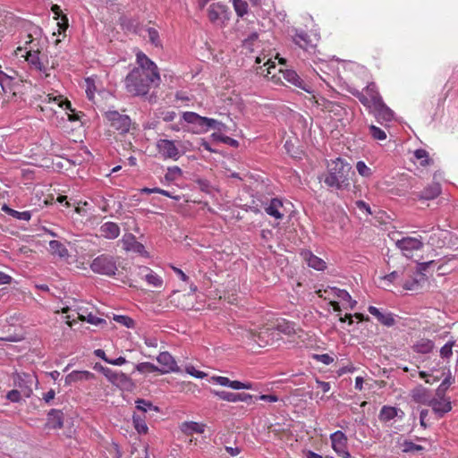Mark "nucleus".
<instances>
[{
    "label": "nucleus",
    "mask_w": 458,
    "mask_h": 458,
    "mask_svg": "<svg viewBox=\"0 0 458 458\" xmlns=\"http://www.w3.org/2000/svg\"><path fill=\"white\" fill-rule=\"evenodd\" d=\"M330 293L338 298L339 300L344 301L349 304L351 310H353L357 304V301L352 298L350 293L344 289H340L337 287H331Z\"/></svg>",
    "instance_id": "30"
},
{
    "label": "nucleus",
    "mask_w": 458,
    "mask_h": 458,
    "mask_svg": "<svg viewBox=\"0 0 458 458\" xmlns=\"http://www.w3.org/2000/svg\"><path fill=\"white\" fill-rule=\"evenodd\" d=\"M332 448L343 458H352L347 450V437L341 430H337L330 435Z\"/></svg>",
    "instance_id": "11"
},
{
    "label": "nucleus",
    "mask_w": 458,
    "mask_h": 458,
    "mask_svg": "<svg viewBox=\"0 0 458 458\" xmlns=\"http://www.w3.org/2000/svg\"><path fill=\"white\" fill-rule=\"evenodd\" d=\"M283 77L284 79L293 84V86L303 89L304 91L308 93H311L312 89L311 87L309 86L299 75L298 73L293 70H285L283 72Z\"/></svg>",
    "instance_id": "20"
},
{
    "label": "nucleus",
    "mask_w": 458,
    "mask_h": 458,
    "mask_svg": "<svg viewBox=\"0 0 458 458\" xmlns=\"http://www.w3.org/2000/svg\"><path fill=\"white\" fill-rule=\"evenodd\" d=\"M403 289L408 291H415L420 287V280L417 278H412L411 280H407L403 284Z\"/></svg>",
    "instance_id": "56"
},
{
    "label": "nucleus",
    "mask_w": 458,
    "mask_h": 458,
    "mask_svg": "<svg viewBox=\"0 0 458 458\" xmlns=\"http://www.w3.org/2000/svg\"><path fill=\"white\" fill-rule=\"evenodd\" d=\"M211 381L221 386L230 387L231 380L226 377L214 376L211 377Z\"/></svg>",
    "instance_id": "59"
},
{
    "label": "nucleus",
    "mask_w": 458,
    "mask_h": 458,
    "mask_svg": "<svg viewBox=\"0 0 458 458\" xmlns=\"http://www.w3.org/2000/svg\"><path fill=\"white\" fill-rule=\"evenodd\" d=\"M370 109L379 123L390 122L394 119V112L384 103L383 99H377Z\"/></svg>",
    "instance_id": "13"
},
{
    "label": "nucleus",
    "mask_w": 458,
    "mask_h": 458,
    "mask_svg": "<svg viewBox=\"0 0 458 458\" xmlns=\"http://www.w3.org/2000/svg\"><path fill=\"white\" fill-rule=\"evenodd\" d=\"M41 101L44 104L55 103L59 107L73 112L71 103L68 100H63L61 95L47 94Z\"/></svg>",
    "instance_id": "29"
},
{
    "label": "nucleus",
    "mask_w": 458,
    "mask_h": 458,
    "mask_svg": "<svg viewBox=\"0 0 458 458\" xmlns=\"http://www.w3.org/2000/svg\"><path fill=\"white\" fill-rule=\"evenodd\" d=\"M233 5L239 17H243L248 13V4L243 0H233Z\"/></svg>",
    "instance_id": "45"
},
{
    "label": "nucleus",
    "mask_w": 458,
    "mask_h": 458,
    "mask_svg": "<svg viewBox=\"0 0 458 458\" xmlns=\"http://www.w3.org/2000/svg\"><path fill=\"white\" fill-rule=\"evenodd\" d=\"M313 358L317 361H319V362H321V363H323L325 365H329V364L334 362V358L332 356H330L329 354H327V353L314 354Z\"/></svg>",
    "instance_id": "57"
},
{
    "label": "nucleus",
    "mask_w": 458,
    "mask_h": 458,
    "mask_svg": "<svg viewBox=\"0 0 458 458\" xmlns=\"http://www.w3.org/2000/svg\"><path fill=\"white\" fill-rule=\"evenodd\" d=\"M350 92L368 108H371V106L377 102V99H382L374 82L368 84L365 88V92H360L358 89L350 90Z\"/></svg>",
    "instance_id": "7"
},
{
    "label": "nucleus",
    "mask_w": 458,
    "mask_h": 458,
    "mask_svg": "<svg viewBox=\"0 0 458 458\" xmlns=\"http://www.w3.org/2000/svg\"><path fill=\"white\" fill-rule=\"evenodd\" d=\"M79 316L81 320H85L91 325L100 326L102 324H106L104 318H98L91 312L88 313L86 316L82 313H79Z\"/></svg>",
    "instance_id": "44"
},
{
    "label": "nucleus",
    "mask_w": 458,
    "mask_h": 458,
    "mask_svg": "<svg viewBox=\"0 0 458 458\" xmlns=\"http://www.w3.org/2000/svg\"><path fill=\"white\" fill-rule=\"evenodd\" d=\"M428 406H431L433 411L440 418L452 410L450 400L444 396H438V398L432 397Z\"/></svg>",
    "instance_id": "19"
},
{
    "label": "nucleus",
    "mask_w": 458,
    "mask_h": 458,
    "mask_svg": "<svg viewBox=\"0 0 458 458\" xmlns=\"http://www.w3.org/2000/svg\"><path fill=\"white\" fill-rule=\"evenodd\" d=\"M94 377V374L88 370H73L65 377V384L70 386L78 381L91 380Z\"/></svg>",
    "instance_id": "25"
},
{
    "label": "nucleus",
    "mask_w": 458,
    "mask_h": 458,
    "mask_svg": "<svg viewBox=\"0 0 458 458\" xmlns=\"http://www.w3.org/2000/svg\"><path fill=\"white\" fill-rule=\"evenodd\" d=\"M103 237L109 240L116 239L120 234V227L116 223L106 222L99 228Z\"/></svg>",
    "instance_id": "26"
},
{
    "label": "nucleus",
    "mask_w": 458,
    "mask_h": 458,
    "mask_svg": "<svg viewBox=\"0 0 458 458\" xmlns=\"http://www.w3.org/2000/svg\"><path fill=\"white\" fill-rule=\"evenodd\" d=\"M434 342L429 340V339H426V338H422V339H420L419 341H417L413 346H412V349L415 352H418V353H420V354H427V353H429L433 348H434Z\"/></svg>",
    "instance_id": "32"
},
{
    "label": "nucleus",
    "mask_w": 458,
    "mask_h": 458,
    "mask_svg": "<svg viewBox=\"0 0 458 458\" xmlns=\"http://www.w3.org/2000/svg\"><path fill=\"white\" fill-rule=\"evenodd\" d=\"M230 388L234 390H241V389H253V385L250 382L243 383L238 380H231Z\"/></svg>",
    "instance_id": "53"
},
{
    "label": "nucleus",
    "mask_w": 458,
    "mask_h": 458,
    "mask_svg": "<svg viewBox=\"0 0 458 458\" xmlns=\"http://www.w3.org/2000/svg\"><path fill=\"white\" fill-rule=\"evenodd\" d=\"M95 202L103 212L108 211V204L104 197L99 196L96 198Z\"/></svg>",
    "instance_id": "64"
},
{
    "label": "nucleus",
    "mask_w": 458,
    "mask_h": 458,
    "mask_svg": "<svg viewBox=\"0 0 458 458\" xmlns=\"http://www.w3.org/2000/svg\"><path fill=\"white\" fill-rule=\"evenodd\" d=\"M85 81H86V94H87V97L89 98V99L91 100V99H93L94 94L96 91L94 80L91 78H87L85 80Z\"/></svg>",
    "instance_id": "54"
},
{
    "label": "nucleus",
    "mask_w": 458,
    "mask_h": 458,
    "mask_svg": "<svg viewBox=\"0 0 458 458\" xmlns=\"http://www.w3.org/2000/svg\"><path fill=\"white\" fill-rule=\"evenodd\" d=\"M187 373L196 378H204L207 374L203 371L197 370L194 367H189L186 369Z\"/></svg>",
    "instance_id": "61"
},
{
    "label": "nucleus",
    "mask_w": 458,
    "mask_h": 458,
    "mask_svg": "<svg viewBox=\"0 0 458 458\" xmlns=\"http://www.w3.org/2000/svg\"><path fill=\"white\" fill-rule=\"evenodd\" d=\"M19 82L20 81L15 76L0 71V86L4 94L12 93L15 95V90L19 86Z\"/></svg>",
    "instance_id": "17"
},
{
    "label": "nucleus",
    "mask_w": 458,
    "mask_h": 458,
    "mask_svg": "<svg viewBox=\"0 0 458 458\" xmlns=\"http://www.w3.org/2000/svg\"><path fill=\"white\" fill-rule=\"evenodd\" d=\"M301 257L309 267L318 271H323L327 267L326 262L322 259L314 255L310 250H303L301 252Z\"/></svg>",
    "instance_id": "23"
},
{
    "label": "nucleus",
    "mask_w": 458,
    "mask_h": 458,
    "mask_svg": "<svg viewBox=\"0 0 458 458\" xmlns=\"http://www.w3.org/2000/svg\"><path fill=\"white\" fill-rule=\"evenodd\" d=\"M2 210L8 214L9 216L18 219V220H22V221H30V218H31V213L30 211H22V212H20V211H17V210H14L13 208H11L9 206H7L6 204H4L3 207H2Z\"/></svg>",
    "instance_id": "34"
},
{
    "label": "nucleus",
    "mask_w": 458,
    "mask_h": 458,
    "mask_svg": "<svg viewBox=\"0 0 458 458\" xmlns=\"http://www.w3.org/2000/svg\"><path fill=\"white\" fill-rule=\"evenodd\" d=\"M411 396L415 403L425 405H429L433 397L430 394V391L422 386H418L415 387L411 391Z\"/></svg>",
    "instance_id": "21"
},
{
    "label": "nucleus",
    "mask_w": 458,
    "mask_h": 458,
    "mask_svg": "<svg viewBox=\"0 0 458 458\" xmlns=\"http://www.w3.org/2000/svg\"><path fill=\"white\" fill-rule=\"evenodd\" d=\"M356 169L359 174L362 177L369 178L372 175L371 169L365 164L364 161H358L356 163Z\"/></svg>",
    "instance_id": "47"
},
{
    "label": "nucleus",
    "mask_w": 458,
    "mask_h": 458,
    "mask_svg": "<svg viewBox=\"0 0 458 458\" xmlns=\"http://www.w3.org/2000/svg\"><path fill=\"white\" fill-rule=\"evenodd\" d=\"M157 361L160 364L157 372L162 375L180 371L176 360L168 352H160L157 357Z\"/></svg>",
    "instance_id": "12"
},
{
    "label": "nucleus",
    "mask_w": 458,
    "mask_h": 458,
    "mask_svg": "<svg viewBox=\"0 0 458 458\" xmlns=\"http://www.w3.org/2000/svg\"><path fill=\"white\" fill-rule=\"evenodd\" d=\"M355 205H356L357 208H359L360 211L365 212L367 215H370L371 214L370 207L365 201H363V200H357L355 202Z\"/></svg>",
    "instance_id": "62"
},
{
    "label": "nucleus",
    "mask_w": 458,
    "mask_h": 458,
    "mask_svg": "<svg viewBox=\"0 0 458 458\" xmlns=\"http://www.w3.org/2000/svg\"><path fill=\"white\" fill-rule=\"evenodd\" d=\"M58 33L62 34L68 28V18L65 15L61 17V21L57 22Z\"/></svg>",
    "instance_id": "63"
},
{
    "label": "nucleus",
    "mask_w": 458,
    "mask_h": 458,
    "mask_svg": "<svg viewBox=\"0 0 458 458\" xmlns=\"http://www.w3.org/2000/svg\"><path fill=\"white\" fill-rule=\"evenodd\" d=\"M181 429L185 434L203 433L205 425L195 421H186L182 424Z\"/></svg>",
    "instance_id": "35"
},
{
    "label": "nucleus",
    "mask_w": 458,
    "mask_h": 458,
    "mask_svg": "<svg viewBox=\"0 0 458 458\" xmlns=\"http://www.w3.org/2000/svg\"><path fill=\"white\" fill-rule=\"evenodd\" d=\"M276 329L287 335H291L295 333L294 324L284 319L277 322Z\"/></svg>",
    "instance_id": "38"
},
{
    "label": "nucleus",
    "mask_w": 458,
    "mask_h": 458,
    "mask_svg": "<svg viewBox=\"0 0 458 458\" xmlns=\"http://www.w3.org/2000/svg\"><path fill=\"white\" fill-rule=\"evenodd\" d=\"M259 35L256 32L251 33L247 38H245L242 42V46L244 48L253 51L252 46L255 41L258 40Z\"/></svg>",
    "instance_id": "55"
},
{
    "label": "nucleus",
    "mask_w": 458,
    "mask_h": 458,
    "mask_svg": "<svg viewBox=\"0 0 458 458\" xmlns=\"http://www.w3.org/2000/svg\"><path fill=\"white\" fill-rule=\"evenodd\" d=\"M351 165L341 157L327 162V173L324 176V182L329 188L345 190L350 186L349 174Z\"/></svg>",
    "instance_id": "2"
},
{
    "label": "nucleus",
    "mask_w": 458,
    "mask_h": 458,
    "mask_svg": "<svg viewBox=\"0 0 458 458\" xmlns=\"http://www.w3.org/2000/svg\"><path fill=\"white\" fill-rule=\"evenodd\" d=\"M136 409L142 412H147L148 411H158L159 408L155 406L150 401L145 399H137L135 401Z\"/></svg>",
    "instance_id": "40"
},
{
    "label": "nucleus",
    "mask_w": 458,
    "mask_h": 458,
    "mask_svg": "<svg viewBox=\"0 0 458 458\" xmlns=\"http://www.w3.org/2000/svg\"><path fill=\"white\" fill-rule=\"evenodd\" d=\"M454 344V341H448L444 346L441 347L440 356L443 359H449L453 355V347Z\"/></svg>",
    "instance_id": "49"
},
{
    "label": "nucleus",
    "mask_w": 458,
    "mask_h": 458,
    "mask_svg": "<svg viewBox=\"0 0 458 458\" xmlns=\"http://www.w3.org/2000/svg\"><path fill=\"white\" fill-rule=\"evenodd\" d=\"M395 245L405 257L410 258L412 256L413 251L423 248L422 237H403L396 241Z\"/></svg>",
    "instance_id": "8"
},
{
    "label": "nucleus",
    "mask_w": 458,
    "mask_h": 458,
    "mask_svg": "<svg viewBox=\"0 0 458 458\" xmlns=\"http://www.w3.org/2000/svg\"><path fill=\"white\" fill-rule=\"evenodd\" d=\"M157 150L164 160L171 159L177 161L182 155L175 141L172 140L160 139L156 144Z\"/></svg>",
    "instance_id": "6"
},
{
    "label": "nucleus",
    "mask_w": 458,
    "mask_h": 458,
    "mask_svg": "<svg viewBox=\"0 0 458 458\" xmlns=\"http://www.w3.org/2000/svg\"><path fill=\"white\" fill-rule=\"evenodd\" d=\"M441 193V185L438 182H431L424 190L417 194L419 199L430 200L439 196Z\"/></svg>",
    "instance_id": "24"
},
{
    "label": "nucleus",
    "mask_w": 458,
    "mask_h": 458,
    "mask_svg": "<svg viewBox=\"0 0 458 458\" xmlns=\"http://www.w3.org/2000/svg\"><path fill=\"white\" fill-rule=\"evenodd\" d=\"M182 174V171L179 166H170L165 174V179L168 182H174Z\"/></svg>",
    "instance_id": "43"
},
{
    "label": "nucleus",
    "mask_w": 458,
    "mask_h": 458,
    "mask_svg": "<svg viewBox=\"0 0 458 458\" xmlns=\"http://www.w3.org/2000/svg\"><path fill=\"white\" fill-rule=\"evenodd\" d=\"M369 131H370L371 136L375 140H384L386 139V132L382 129H380V128H378V127H377L375 125H370L369 126Z\"/></svg>",
    "instance_id": "52"
},
{
    "label": "nucleus",
    "mask_w": 458,
    "mask_h": 458,
    "mask_svg": "<svg viewBox=\"0 0 458 458\" xmlns=\"http://www.w3.org/2000/svg\"><path fill=\"white\" fill-rule=\"evenodd\" d=\"M212 137L216 140H219L223 143H225V144H228L229 146L231 147H238L239 143L236 140L229 137V136H225V135H221V134H217V133H213L212 134Z\"/></svg>",
    "instance_id": "50"
},
{
    "label": "nucleus",
    "mask_w": 458,
    "mask_h": 458,
    "mask_svg": "<svg viewBox=\"0 0 458 458\" xmlns=\"http://www.w3.org/2000/svg\"><path fill=\"white\" fill-rule=\"evenodd\" d=\"M137 66L133 67L123 79V86L132 97H144L152 87H158L161 82L157 65L143 52L136 54Z\"/></svg>",
    "instance_id": "1"
},
{
    "label": "nucleus",
    "mask_w": 458,
    "mask_h": 458,
    "mask_svg": "<svg viewBox=\"0 0 458 458\" xmlns=\"http://www.w3.org/2000/svg\"><path fill=\"white\" fill-rule=\"evenodd\" d=\"M43 48L41 39L33 38L32 34L30 33L25 37L23 46L17 47V52L24 51L25 55H21L25 57L29 65L40 72H46L47 68L45 65V58L41 55Z\"/></svg>",
    "instance_id": "3"
},
{
    "label": "nucleus",
    "mask_w": 458,
    "mask_h": 458,
    "mask_svg": "<svg viewBox=\"0 0 458 458\" xmlns=\"http://www.w3.org/2000/svg\"><path fill=\"white\" fill-rule=\"evenodd\" d=\"M211 393L219 399L230 403L244 402L248 403L252 399V395L246 393H233L228 391L212 390Z\"/></svg>",
    "instance_id": "14"
},
{
    "label": "nucleus",
    "mask_w": 458,
    "mask_h": 458,
    "mask_svg": "<svg viewBox=\"0 0 458 458\" xmlns=\"http://www.w3.org/2000/svg\"><path fill=\"white\" fill-rule=\"evenodd\" d=\"M106 118L111 123V126L121 133H127L131 128V118L126 114H121L117 111H108Z\"/></svg>",
    "instance_id": "10"
},
{
    "label": "nucleus",
    "mask_w": 458,
    "mask_h": 458,
    "mask_svg": "<svg viewBox=\"0 0 458 458\" xmlns=\"http://www.w3.org/2000/svg\"><path fill=\"white\" fill-rule=\"evenodd\" d=\"M49 250L52 255L60 259H67L70 257L69 250L66 246L59 241L52 240L49 242Z\"/></svg>",
    "instance_id": "27"
},
{
    "label": "nucleus",
    "mask_w": 458,
    "mask_h": 458,
    "mask_svg": "<svg viewBox=\"0 0 458 458\" xmlns=\"http://www.w3.org/2000/svg\"><path fill=\"white\" fill-rule=\"evenodd\" d=\"M114 385L123 391H132L135 388L132 379L122 371H119Z\"/></svg>",
    "instance_id": "28"
},
{
    "label": "nucleus",
    "mask_w": 458,
    "mask_h": 458,
    "mask_svg": "<svg viewBox=\"0 0 458 458\" xmlns=\"http://www.w3.org/2000/svg\"><path fill=\"white\" fill-rule=\"evenodd\" d=\"M182 119L188 123L197 125L201 131H208L211 128L220 130V127L224 125L216 119L200 116L194 112H184L182 114Z\"/></svg>",
    "instance_id": "5"
},
{
    "label": "nucleus",
    "mask_w": 458,
    "mask_h": 458,
    "mask_svg": "<svg viewBox=\"0 0 458 458\" xmlns=\"http://www.w3.org/2000/svg\"><path fill=\"white\" fill-rule=\"evenodd\" d=\"M132 425L140 435H146L148 431V427L146 423V417L144 415H139L134 413L132 415Z\"/></svg>",
    "instance_id": "33"
},
{
    "label": "nucleus",
    "mask_w": 458,
    "mask_h": 458,
    "mask_svg": "<svg viewBox=\"0 0 458 458\" xmlns=\"http://www.w3.org/2000/svg\"><path fill=\"white\" fill-rule=\"evenodd\" d=\"M398 410L392 406H383L379 412V420L384 422H387L397 416Z\"/></svg>",
    "instance_id": "37"
},
{
    "label": "nucleus",
    "mask_w": 458,
    "mask_h": 458,
    "mask_svg": "<svg viewBox=\"0 0 458 458\" xmlns=\"http://www.w3.org/2000/svg\"><path fill=\"white\" fill-rule=\"evenodd\" d=\"M64 412L61 410L51 409L47 415L45 428L60 429L64 426Z\"/></svg>",
    "instance_id": "16"
},
{
    "label": "nucleus",
    "mask_w": 458,
    "mask_h": 458,
    "mask_svg": "<svg viewBox=\"0 0 458 458\" xmlns=\"http://www.w3.org/2000/svg\"><path fill=\"white\" fill-rule=\"evenodd\" d=\"M158 367L151 362H140L136 364L135 370L144 374V373H150V372H157Z\"/></svg>",
    "instance_id": "42"
},
{
    "label": "nucleus",
    "mask_w": 458,
    "mask_h": 458,
    "mask_svg": "<svg viewBox=\"0 0 458 458\" xmlns=\"http://www.w3.org/2000/svg\"><path fill=\"white\" fill-rule=\"evenodd\" d=\"M368 310L384 326L392 327L395 323L394 318L391 312H382L375 306H369Z\"/></svg>",
    "instance_id": "22"
},
{
    "label": "nucleus",
    "mask_w": 458,
    "mask_h": 458,
    "mask_svg": "<svg viewBox=\"0 0 458 458\" xmlns=\"http://www.w3.org/2000/svg\"><path fill=\"white\" fill-rule=\"evenodd\" d=\"M95 369L100 371L106 377V379L113 385L119 374V371L113 370L107 367H103L102 365L99 364L95 365Z\"/></svg>",
    "instance_id": "39"
},
{
    "label": "nucleus",
    "mask_w": 458,
    "mask_h": 458,
    "mask_svg": "<svg viewBox=\"0 0 458 458\" xmlns=\"http://www.w3.org/2000/svg\"><path fill=\"white\" fill-rule=\"evenodd\" d=\"M149 42L156 47H162V41L159 37L158 31L155 28H148L146 30Z\"/></svg>",
    "instance_id": "41"
},
{
    "label": "nucleus",
    "mask_w": 458,
    "mask_h": 458,
    "mask_svg": "<svg viewBox=\"0 0 458 458\" xmlns=\"http://www.w3.org/2000/svg\"><path fill=\"white\" fill-rule=\"evenodd\" d=\"M114 320L126 327L127 328H132L135 326L134 320L131 318L125 315H114Z\"/></svg>",
    "instance_id": "46"
},
{
    "label": "nucleus",
    "mask_w": 458,
    "mask_h": 458,
    "mask_svg": "<svg viewBox=\"0 0 458 458\" xmlns=\"http://www.w3.org/2000/svg\"><path fill=\"white\" fill-rule=\"evenodd\" d=\"M208 16L213 23L224 22V20L228 19L226 6L219 3L210 4L208 10Z\"/></svg>",
    "instance_id": "15"
},
{
    "label": "nucleus",
    "mask_w": 458,
    "mask_h": 458,
    "mask_svg": "<svg viewBox=\"0 0 458 458\" xmlns=\"http://www.w3.org/2000/svg\"><path fill=\"white\" fill-rule=\"evenodd\" d=\"M6 398L12 403H18L21 398V392L19 390H11L7 393Z\"/></svg>",
    "instance_id": "60"
},
{
    "label": "nucleus",
    "mask_w": 458,
    "mask_h": 458,
    "mask_svg": "<svg viewBox=\"0 0 458 458\" xmlns=\"http://www.w3.org/2000/svg\"><path fill=\"white\" fill-rule=\"evenodd\" d=\"M403 452H417L423 450V447L420 445H416L411 441H404L403 445Z\"/></svg>",
    "instance_id": "58"
},
{
    "label": "nucleus",
    "mask_w": 458,
    "mask_h": 458,
    "mask_svg": "<svg viewBox=\"0 0 458 458\" xmlns=\"http://www.w3.org/2000/svg\"><path fill=\"white\" fill-rule=\"evenodd\" d=\"M146 269L148 271V274L145 275L144 279L148 283V284L157 288L162 287L164 283L162 277L159 276L153 270L148 267Z\"/></svg>",
    "instance_id": "36"
},
{
    "label": "nucleus",
    "mask_w": 458,
    "mask_h": 458,
    "mask_svg": "<svg viewBox=\"0 0 458 458\" xmlns=\"http://www.w3.org/2000/svg\"><path fill=\"white\" fill-rule=\"evenodd\" d=\"M122 242L126 251H133L143 256L147 255L144 245L139 242L133 234L128 233L123 235Z\"/></svg>",
    "instance_id": "18"
},
{
    "label": "nucleus",
    "mask_w": 458,
    "mask_h": 458,
    "mask_svg": "<svg viewBox=\"0 0 458 458\" xmlns=\"http://www.w3.org/2000/svg\"><path fill=\"white\" fill-rule=\"evenodd\" d=\"M282 207V201L279 199L275 198L271 199L265 210L270 216H273L276 219H281L284 216V214L281 212Z\"/></svg>",
    "instance_id": "31"
},
{
    "label": "nucleus",
    "mask_w": 458,
    "mask_h": 458,
    "mask_svg": "<svg viewBox=\"0 0 458 458\" xmlns=\"http://www.w3.org/2000/svg\"><path fill=\"white\" fill-rule=\"evenodd\" d=\"M453 381L454 380L451 377V374L449 373V375L442 381V383L437 389V395L444 396L445 390L452 385Z\"/></svg>",
    "instance_id": "51"
},
{
    "label": "nucleus",
    "mask_w": 458,
    "mask_h": 458,
    "mask_svg": "<svg viewBox=\"0 0 458 458\" xmlns=\"http://www.w3.org/2000/svg\"><path fill=\"white\" fill-rule=\"evenodd\" d=\"M318 41L319 35L317 33L310 35L302 30H295L293 42L305 51H313Z\"/></svg>",
    "instance_id": "9"
},
{
    "label": "nucleus",
    "mask_w": 458,
    "mask_h": 458,
    "mask_svg": "<svg viewBox=\"0 0 458 458\" xmlns=\"http://www.w3.org/2000/svg\"><path fill=\"white\" fill-rule=\"evenodd\" d=\"M90 269L96 274L114 276L117 270L116 261L111 255L101 254L92 260Z\"/></svg>",
    "instance_id": "4"
},
{
    "label": "nucleus",
    "mask_w": 458,
    "mask_h": 458,
    "mask_svg": "<svg viewBox=\"0 0 458 458\" xmlns=\"http://www.w3.org/2000/svg\"><path fill=\"white\" fill-rule=\"evenodd\" d=\"M414 157L417 160H420V165L425 166L429 164L428 153L422 148L414 151Z\"/></svg>",
    "instance_id": "48"
}]
</instances>
